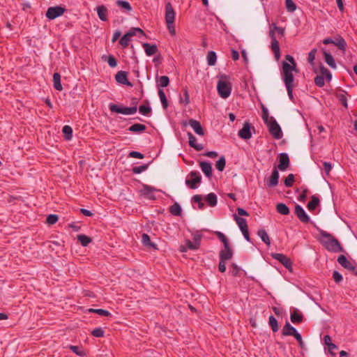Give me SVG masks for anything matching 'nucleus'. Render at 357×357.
<instances>
[{
	"label": "nucleus",
	"mask_w": 357,
	"mask_h": 357,
	"mask_svg": "<svg viewBox=\"0 0 357 357\" xmlns=\"http://www.w3.org/2000/svg\"><path fill=\"white\" fill-rule=\"evenodd\" d=\"M217 89L220 96L222 98H228L231 92V86L230 83L220 80L217 84Z\"/></svg>",
	"instance_id": "6e6552de"
},
{
	"label": "nucleus",
	"mask_w": 357,
	"mask_h": 357,
	"mask_svg": "<svg viewBox=\"0 0 357 357\" xmlns=\"http://www.w3.org/2000/svg\"><path fill=\"white\" fill-rule=\"evenodd\" d=\"M296 331V329L287 321L282 330V335L284 336H292Z\"/></svg>",
	"instance_id": "b1692460"
},
{
	"label": "nucleus",
	"mask_w": 357,
	"mask_h": 357,
	"mask_svg": "<svg viewBox=\"0 0 357 357\" xmlns=\"http://www.w3.org/2000/svg\"><path fill=\"white\" fill-rule=\"evenodd\" d=\"M320 72H321V75H323L324 78L325 77L328 82L331 80L332 74L326 68H325L322 65L320 66Z\"/></svg>",
	"instance_id": "09e8293b"
},
{
	"label": "nucleus",
	"mask_w": 357,
	"mask_h": 357,
	"mask_svg": "<svg viewBox=\"0 0 357 357\" xmlns=\"http://www.w3.org/2000/svg\"><path fill=\"white\" fill-rule=\"evenodd\" d=\"M192 201L195 203H197L198 208L202 209L204 207V204L202 202V197L199 195H194L192 198Z\"/></svg>",
	"instance_id": "864d4df0"
},
{
	"label": "nucleus",
	"mask_w": 357,
	"mask_h": 357,
	"mask_svg": "<svg viewBox=\"0 0 357 357\" xmlns=\"http://www.w3.org/2000/svg\"><path fill=\"white\" fill-rule=\"evenodd\" d=\"M145 48L146 54L148 56L153 55L156 53V46H143Z\"/></svg>",
	"instance_id": "69168bd1"
},
{
	"label": "nucleus",
	"mask_w": 357,
	"mask_h": 357,
	"mask_svg": "<svg viewBox=\"0 0 357 357\" xmlns=\"http://www.w3.org/2000/svg\"><path fill=\"white\" fill-rule=\"evenodd\" d=\"M215 234L218 239L222 242L224 246L229 244L228 238L223 233L220 231H215Z\"/></svg>",
	"instance_id": "6e6d98bb"
},
{
	"label": "nucleus",
	"mask_w": 357,
	"mask_h": 357,
	"mask_svg": "<svg viewBox=\"0 0 357 357\" xmlns=\"http://www.w3.org/2000/svg\"><path fill=\"white\" fill-rule=\"evenodd\" d=\"M314 83L319 87L324 86L325 84L324 76L321 75H317L314 77Z\"/></svg>",
	"instance_id": "e2e57ef3"
},
{
	"label": "nucleus",
	"mask_w": 357,
	"mask_h": 357,
	"mask_svg": "<svg viewBox=\"0 0 357 357\" xmlns=\"http://www.w3.org/2000/svg\"><path fill=\"white\" fill-rule=\"evenodd\" d=\"M158 82H159L158 86L161 87H166L169 84V79L167 76L163 75L158 78Z\"/></svg>",
	"instance_id": "3c124183"
},
{
	"label": "nucleus",
	"mask_w": 357,
	"mask_h": 357,
	"mask_svg": "<svg viewBox=\"0 0 357 357\" xmlns=\"http://www.w3.org/2000/svg\"><path fill=\"white\" fill-rule=\"evenodd\" d=\"M63 137L66 140H70L73 137V128L70 126H64L62 128Z\"/></svg>",
	"instance_id": "ea45409f"
},
{
	"label": "nucleus",
	"mask_w": 357,
	"mask_h": 357,
	"mask_svg": "<svg viewBox=\"0 0 357 357\" xmlns=\"http://www.w3.org/2000/svg\"><path fill=\"white\" fill-rule=\"evenodd\" d=\"M54 87L57 91H62L63 86L61 83V75L59 73H54L53 75Z\"/></svg>",
	"instance_id": "7c9ffc66"
},
{
	"label": "nucleus",
	"mask_w": 357,
	"mask_h": 357,
	"mask_svg": "<svg viewBox=\"0 0 357 357\" xmlns=\"http://www.w3.org/2000/svg\"><path fill=\"white\" fill-rule=\"evenodd\" d=\"M347 96V93L343 90H340L335 93L336 98L345 108L348 107Z\"/></svg>",
	"instance_id": "393cba45"
},
{
	"label": "nucleus",
	"mask_w": 357,
	"mask_h": 357,
	"mask_svg": "<svg viewBox=\"0 0 357 357\" xmlns=\"http://www.w3.org/2000/svg\"><path fill=\"white\" fill-rule=\"evenodd\" d=\"M268 324L274 333L279 330L278 321L273 315L269 317Z\"/></svg>",
	"instance_id": "c03bdc74"
},
{
	"label": "nucleus",
	"mask_w": 357,
	"mask_h": 357,
	"mask_svg": "<svg viewBox=\"0 0 357 357\" xmlns=\"http://www.w3.org/2000/svg\"><path fill=\"white\" fill-rule=\"evenodd\" d=\"M337 262L343 266L344 268L349 270V271H354L355 266L350 262L347 257L341 255L337 258Z\"/></svg>",
	"instance_id": "412c9836"
},
{
	"label": "nucleus",
	"mask_w": 357,
	"mask_h": 357,
	"mask_svg": "<svg viewBox=\"0 0 357 357\" xmlns=\"http://www.w3.org/2000/svg\"><path fill=\"white\" fill-rule=\"evenodd\" d=\"M324 45H346V41L340 36H335L333 37H328L323 40Z\"/></svg>",
	"instance_id": "6ab92c4d"
},
{
	"label": "nucleus",
	"mask_w": 357,
	"mask_h": 357,
	"mask_svg": "<svg viewBox=\"0 0 357 357\" xmlns=\"http://www.w3.org/2000/svg\"><path fill=\"white\" fill-rule=\"evenodd\" d=\"M142 242L145 247L156 249V244L151 242L150 236L147 234H143Z\"/></svg>",
	"instance_id": "2f4dec72"
},
{
	"label": "nucleus",
	"mask_w": 357,
	"mask_h": 357,
	"mask_svg": "<svg viewBox=\"0 0 357 357\" xmlns=\"http://www.w3.org/2000/svg\"><path fill=\"white\" fill-rule=\"evenodd\" d=\"M149 166V164L148 163V164H144L140 166L133 167L132 169V172L134 174H140V173L143 172L144 171L148 169Z\"/></svg>",
	"instance_id": "603ef678"
},
{
	"label": "nucleus",
	"mask_w": 357,
	"mask_h": 357,
	"mask_svg": "<svg viewBox=\"0 0 357 357\" xmlns=\"http://www.w3.org/2000/svg\"><path fill=\"white\" fill-rule=\"evenodd\" d=\"M294 213L301 222L306 224L310 222V217L307 215L301 206L296 204Z\"/></svg>",
	"instance_id": "ddd939ff"
},
{
	"label": "nucleus",
	"mask_w": 357,
	"mask_h": 357,
	"mask_svg": "<svg viewBox=\"0 0 357 357\" xmlns=\"http://www.w3.org/2000/svg\"><path fill=\"white\" fill-rule=\"evenodd\" d=\"M189 176L192 179H186L185 184L191 189L197 188V184L201 183L202 176L198 172L192 171Z\"/></svg>",
	"instance_id": "9d476101"
},
{
	"label": "nucleus",
	"mask_w": 357,
	"mask_h": 357,
	"mask_svg": "<svg viewBox=\"0 0 357 357\" xmlns=\"http://www.w3.org/2000/svg\"><path fill=\"white\" fill-rule=\"evenodd\" d=\"M271 256L273 259L279 261L289 271H292V262L288 257L281 253H273Z\"/></svg>",
	"instance_id": "9b49d317"
},
{
	"label": "nucleus",
	"mask_w": 357,
	"mask_h": 357,
	"mask_svg": "<svg viewBox=\"0 0 357 357\" xmlns=\"http://www.w3.org/2000/svg\"><path fill=\"white\" fill-rule=\"evenodd\" d=\"M105 331L100 327L96 328L91 331V334L93 336L96 337H102L104 336Z\"/></svg>",
	"instance_id": "052dcab7"
},
{
	"label": "nucleus",
	"mask_w": 357,
	"mask_h": 357,
	"mask_svg": "<svg viewBox=\"0 0 357 357\" xmlns=\"http://www.w3.org/2000/svg\"><path fill=\"white\" fill-rule=\"evenodd\" d=\"M146 127L145 125L141 124V123H135V124L132 125L131 126H130L128 130L130 132H132L134 133H142V132H144L146 130Z\"/></svg>",
	"instance_id": "cd10ccee"
},
{
	"label": "nucleus",
	"mask_w": 357,
	"mask_h": 357,
	"mask_svg": "<svg viewBox=\"0 0 357 357\" xmlns=\"http://www.w3.org/2000/svg\"><path fill=\"white\" fill-rule=\"evenodd\" d=\"M185 247H181V252H186L187 249L192 250H196L199 248L197 246V243L195 244L194 242H192L190 240H186L185 241Z\"/></svg>",
	"instance_id": "a19ab883"
},
{
	"label": "nucleus",
	"mask_w": 357,
	"mask_h": 357,
	"mask_svg": "<svg viewBox=\"0 0 357 357\" xmlns=\"http://www.w3.org/2000/svg\"><path fill=\"white\" fill-rule=\"evenodd\" d=\"M320 204V199L315 195L312 196V199L308 202L307 208L310 211H313Z\"/></svg>",
	"instance_id": "c756f323"
},
{
	"label": "nucleus",
	"mask_w": 357,
	"mask_h": 357,
	"mask_svg": "<svg viewBox=\"0 0 357 357\" xmlns=\"http://www.w3.org/2000/svg\"><path fill=\"white\" fill-rule=\"evenodd\" d=\"M326 63L332 68H336L337 66L333 56L326 51H323Z\"/></svg>",
	"instance_id": "c85d7f7f"
},
{
	"label": "nucleus",
	"mask_w": 357,
	"mask_h": 357,
	"mask_svg": "<svg viewBox=\"0 0 357 357\" xmlns=\"http://www.w3.org/2000/svg\"><path fill=\"white\" fill-rule=\"evenodd\" d=\"M188 124L192 127V128L197 135L201 136L204 135V129L198 121L191 119L189 120L188 123L185 121L183 123L184 126H186Z\"/></svg>",
	"instance_id": "f3484780"
},
{
	"label": "nucleus",
	"mask_w": 357,
	"mask_h": 357,
	"mask_svg": "<svg viewBox=\"0 0 357 357\" xmlns=\"http://www.w3.org/2000/svg\"><path fill=\"white\" fill-rule=\"evenodd\" d=\"M66 9L61 6H52L47 8L45 16L50 20H53L64 14Z\"/></svg>",
	"instance_id": "0eeeda50"
},
{
	"label": "nucleus",
	"mask_w": 357,
	"mask_h": 357,
	"mask_svg": "<svg viewBox=\"0 0 357 357\" xmlns=\"http://www.w3.org/2000/svg\"><path fill=\"white\" fill-rule=\"evenodd\" d=\"M320 235L321 237L320 243L328 251L335 253L344 252V249L339 241L332 234L324 230H321Z\"/></svg>",
	"instance_id": "f257e3e1"
},
{
	"label": "nucleus",
	"mask_w": 357,
	"mask_h": 357,
	"mask_svg": "<svg viewBox=\"0 0 357 357\" xmlns=\"http://www.w3.org/2000/svg\"><path fill=\"white\" fill-rule=\"evenodd\" d=\"M59 220V216L56 214H50L46 218V222L49 225H54Z\"/></svg>",
	"instance_id": "5fc2aeb1"
},
{
	"label": "nucleus",
	"mask_w": 357,
	"mask_h": 357,
	"mask_svg": "<svg viewBox=\"0 0 357 357\" xmlns=\"http://www.w3.org/2000/svg\"><path fill=\"white\" fill-rule=\"evenodd\" d=\"M283 35L284 29L281 27H278L275 24H273V29H271L269 33V36L272 39L271 45H279V40L277 38L282 37Z\"/></svg>",
	"instance_id": "1a4fd4ad"
},
{
	"label": "nucleus",
	"mask_w": 357,
	"mask_h": 357,
	"mask_svg": "<svg viewBox=\"0 0 357 357\" xmlns=\"http://www.w3.org/2000/svg\"><path fill=\"white\" fill-rule=\"evenodd\" d=\"M279 172L277 167H274L271 176L268 178L266 182V185L268 188H273L278 185L279 182Z\"/></svg>",
	"instance_id": "a211bd4d"
},
{
	"label": "nucleus",
	"mask_w": 357,
	"mask_h": 357,
	"mask_svg": "<svg viewBox=\"0 0 357 357\" xmlns=\"http://www.w3.org/2000/svg\"><path fill=\"white\" fill-rule=\"evenodd\" d=\"M240 268L238 266L234 263L231 264V270L230 272L233 276H237L239 273Z\"/></svg>",
	"instance_id": "338daca9"
},
{
	"label": "nucleus",
	"mask_w": 357,
	"mask_h": 357,
	"mask_svg": "<svg viewBox=\"0 0 357 357\" xmlns=\"http://www.w3.org/2000/svg\"><path fill=\"white\" fill-rule=\"evenodd\" d=\"M290 319L293 324H301L303 321V315L298 310H295L291 313Z\"/></svg>",
	"instance_id": "a878e982"
},
{
	"label": "nucleus",
	"mask_w": 357,
	"mask_h": 357,
	"mask_svg": "<svg viewBox=\"0 0 357 357\" xmlns=\"http://www.w3.org/2000/svg\"><path fill=\"white\" fill-rule=\"evenodd\" d=\"M128 157L143 159L144 158V155L140 152L132 151L128 153Z\"/></svg>",
	"instance_id": "774afa93"
},
{
	"label": "nucleus",
	"mask_w": 357,
	"mask_h": 357,
	"mask_svg": "<svg viewBox=\"0 0 357 357\" xmlns=\"http://www.w3.org/2000/svg\"><path fill=\"white\" fill-rule=\"evenodd\" d=\"M128 73L126 71L120 70L115 75L116 81L121 84L128 86H132V84L128 79Z\"/></svg>",
	"instance_id": "2eb2a0df"
},
{
	"label": "nucleus",
	"mask_w": 357,
	"mask_h": 357,
	"mask_svg": "<svg viewBox=\"0 0 357 357\" xmlns=\"http://www.w3.org/2000/svg\"><path fill=\"white\" fill-rule=\"evenodd\" d=\"M139 111L142 114L148 116L151 112V108L149 105H142L139 107Z\"/></svg>",
	"instance_id": "4d7b16f0"
},
{
	"label": "nucleus",
	"mask_w": 357,
	"mask_h": 357,
	"mask_svg": "<svg viewBox=\"0 0 357 357\" xmlns=\"http://www.w3.org/2000/svg\"><path fill=\"white\" fill-rule=\"evenodd\" d=\"M109 109L113 113L122 114L125 115L133 114L137 111L136 105L132 107H124L112 102L109 104Z\"/></svg>",
	"instance_id": "39448f33"
},
{
	"label": "nucleus",
	"mask_w": 357,
	"mask_h": 357,
	"mask_svg": "<svg viewBox=\"0 0 357 357\" xmlns=\"http://www.w3.org/2000/svg\"><path fill=\"white\" fill-rule=\"evenodd\" d=\"M138 38V42L141 45H151L150 43L144 41L146 38L144 31L138 27L130 28L119 40V45H128L130 41L134 40L133 38Z\"/></svg>",
	"instance_id": "f03ea898"
},
{
	"label": "nucleus",
	"mask_w": 357,
	"mask_h": 357,
	"mask_svg": "<svg viewBox=\"0 0 357 357\" xmlns=\"http://www.w3.org/2000/svg\"><path fill=\"white\" fill-rule=\"evenodd\" d=\"M234 218L241 231L248 228L246 220L243 218L234 215Z\"/></svg>",
	"instance_id": "f704fd0d"
},
{
	"label": "nucleus",
	"mask_w": 357,
	"mask_h": 357,
	"mask_svg": "<svg viewBox=\"0 0 357 357\" xmlns=\"http://www.w3.org/2000/svg\"><path fill=\"white\" fill-rule=\"evenodd\" d=\"M188 139H189V145L191 147L194 148L196 151H198L203 150V149H204L203 145L201 144L197 143L196 137L191 132H188Z\"/></svg>",
	"instance_id": "4be33fe9"
},
{
	"label": "nucleus",
	"mask_w": 357,
	"mask_h": 357,
	"mask_svg": "<svg viewBox=\"0 0 357 357\" xmlns=\"http://www.w3.org/2000/svg\"><path fill=\"white\" fill-rule=\"evenodd\" d=\"M257 235L261 238V241L266 244L267 245H270L271 241L270 238L264 229H259L257 231Z\"/></svg>",
	"instance_id": "473e14b6"
},
{
	"label": "nucleus",
	"mask_w": 357,
	"mask_h": 357,
	"mask_svg": "<svg viewBox=\"0 0 357 357\" xmlns=\"http://www.w3.org/2000/svg\"><path fill=\"white\" fill-rule=\"evenodd\" d=\"M175 12L170 2L165 6V22L167 29L171 35L175 33L174 28Z\"/></svg>",
	"instance_id": "20e7f679"
},
{
	"label": "nucleus",
	"mask_w": 357,
	"mask_h": 357,
	"mask_svg": "<svg viewBox=\"0 0 357 357\" xmlns=\"http://www.w3.org/2000/svg\"><path fill=\"white\" fill-rule=\"evenodd\" d=\"M206 202L211 207L216 206V204H217L216 195L213 192H211V193L208 194L206 197Z\"/></svg>",
	"instance_id": "79ce46f5"
},
{
	"label": "nucleus",
	"mask_w": 357,
	"mask_h": 357,
	"mask_svg": "<svg viewBox=\"0 0 357 357\" xmlns=\"http://www.w3.org/2000/svg\"><path fill=\"white\" fill-rule=\"evenodd\" d=\"M279 164L277 169L280 171H285L289 166V158L287 153H282L279 155Z\"/></svg>",
	"instance_id": "dca6fc26"
},
{
	"label": "nucleus",
	"mask_w": 357,
	"mask_h": 357,
	"mask_svg": "<svg viewBox=\"0 0 357 357\" xmlns=\"http://www.w3.org/2000/svg\"><path fill=\"white\" fill-rule=\"evenodd\" d=\"M158 95L159 96V98H160V100L161 101L162 107L165 109H166L167 108L168 105H169V102H168V100H167V98L166 97V95H165V92L162 89H158Z\"/></svg>",
	"instance_id": "4c0bfd02"
},
{
	"label": "nucleus",
	"mask_w": 357,
	"mask_h": 357,
	"mask_svg": "<svg viewBox=\"0 0 357 357\" xmlns=\"http://www.w3.org/2000/svg\"><path fill=\"white\" fill-rule=\"evenodd\" d=\"M225 165H226L225 158L224 156H221L219 158V160L216 162L215 167L218 171L222 172L225 169Z\"/></svg>",
	"instance_id": "de8ad7c7"
},
{
	"label": "nucleus",
	"mask_w": 357,
	"mask_h": 357,
	"mask_svg": "<svg viewBox=\"0 0 357 357\" xmlns=\"http://www.w3.org/2000/svg\"><path fill=\"white\" fill-rule=\"evenodd\" d=\"M77 241L84 247H86L92 241V238L84 234H79L77 236Z\"/></svg>",
	"instance_id": "c9c22d12"
},
{
	"label": "nucleus",
	"mask_w": 357,
	"mask_h": 357,
	"mask_svg": "<svg viewBox=\"0 0 357 357\" xmlns=\"http://www.w3.org/2000/svg\"><path fill=\"white\" fill-rule=\"evenodd\" d=\"M293 71L298 73L297 68H292L287 61L282 62V78L285 86L295 85Z\"/></svg>",
	"instance_id": "7ed1b4c3"
},
{
	"label": "nucleus",
	"mask_w": 357,
	"mask_h": 357,
	"mask_svg": "<svg viewBox=\"0 0 357 357\" xmlns=\"http://www.w3.org/2000/svg\"><path fill=\"white\" fill-rule=\"evenodd\" d=\"M317 50L316 48L312 49L310 53L308 54L307 61L310 65L314 66V61L315 59V56L317 54Z\"/></svg>",
	"instance_id": "bf43d9fd"
},
{
	"label": "nucleus",
	"mask_w": 357,
	"mask_h": 357,
	"mask_svg": "<svg viewBox=\"0 0 357 357\" xmlns=\"http://www.w3.org/2000/svg\"><path fill=\"white\" fill-rule=\"evenodd\" d=\"M217 56L215 52L210 51L207 55V63L209 66H214L216 63Z\"/></svg>",
	"instance_id": "a18cd8bd"
},
{
	"label": "nucleus",
	"mask_w": 357,
	"mask_h": 357,
	"mask_svg": "<svg viewBox=\"0 0 357 357\" xmlns=\"http://www.w3.org/2000/svg\"><path fill=\"white\" fill-rule=\"evenodd\" d=\"M266 124L268 127L269 132L274 137V138L279 139L282 137L281 128L273 116H271L270 121Z\"/></svg>",
	"instance_id": "423d86ee"
},
{
	"label": "nucleus",
	"mask_w": 357,
	"mask_h": 357,
	"mask_svg": "<svg viewBox=\"0 0 357 357\" xmlns=\"http://www.w3.org/2000/svg\"><path fill=\"white\" fill-rule=\"evenodd\" d=\"M261 109H262V119H263L264 123H267L268 122L270 121V118H271V117H269V115H268V111L264 105H262Z\"/></svg>",
	"instance_id": "0e129e2a"
},
{
	"label": "nucleus",
	"mask_w": 357,
	"mask_h": 357,
	"mask_svg": "<svg viewBox=\"0 0 357 357\" xmlns=\"http://www.w3.org/2000/svg\"><path fill=\"white\" fill-rule=\"evenodd\" d=\"M155 190L156 189L155 188L144 184L142 185V188L139 190V192L144 198L154 200L155 199L154 195Z\"/></svg>",
	"instance_id": "4468645a"
},
{
	"label": "nucleus",
	"mask_w": 357,
	"mask_h": 357,
	"mask_svg": "<svg viewBox=\"0 0 357 357\" xmlns=\"http://www.w3.org/2000/svg\"><path fill=\"white\" fill-rule=\"evenodd\" d=\"M116 4L124 11H130L132 10V6L127 1L117 0Z\"/></svg>",
	"instance_id": "58836bf2"
},
{
	"label": "nucleus",
	"mask_w": 357,
	"mask_h": 357,
	"mask_svg": "<svg viewBox=\"0 0 357 357\" xmlns=\"http://www.w3.org/2000/svg\"><path fill=\"white\" fill-rule=\"evenodd\" d=\"M251 129L255 130V128L251 126L248 122H245L243 128L238 131V136L243 139H249L252 137Z\"/></svg>",
	"instance_id": "f8f14e48"
},
{
	"label": "nucleus",
	"mask_w": 357,
	"mask_h": 357,
	"mask_svg": "<svg viewBox=\"0 0 357 357\" xmlns=\"http://www.w3.org/2000/svg\"><path fill=\"white\" fill-rule=\"evenodd\" d=\"M294 182V175L293 174H289L284 179V185L286 187H291Z\"/></svg>",
	"instance_id": "680f3d73"
},
{
	"label": "nucleus",
	"mask_w": 357,
	"mask_h": 357,
	"mask_svg": "<svg viewBox=\"0 0 357 357\" xmlns=\"http://www.w3.org/2000/svg\"><path fill=\"white\" fill-rule=\"evenodd\" d=\"M169 212L174 215H181L182 212L181 206L176 202L174 203L172 206L169 207Z\"/></svg>",
	"instance_id": "37998d69"
},
{
	"label": "nucleus",
	"mask_w": 357,
	"mask_h": 357,
	"mask_svg": "<svg viewBox=\"0 0 357 357\" xmlns=\"http://www.w3.org/2000/svg\"><path fill=\"white\" fill-rule=\"evenodd\" d=\"M88 311L89 312L96 313V314H99L100 316H103V317H108V316L111 315V313L108 310H104V309L90 308L88 310Z\"/></svg>",
	"instance_id": "49530a36"
},
{
	"label": "nucleus",
	"mask_w": 357,
	"mask_h": 357,
	"mask_svg": "<svg viewBox=\"0 0 357 357\" xmlns=\"http://www.w3.org/2000/svg\"><path fill=\"white\" fill-rule=\"evenodd\" d=\"M276 211L281 215H287L290 213L289 207L283 203H279L276 205Z\"/></svg>",
	"instance_id": "72a5a7b5"
},
{
	"label": "nucleus",
	"mask_w": 357,
	"mask_h": 357,
	"mask_svg": "<svg viewBox=\"0 0 357 357\" xmlns=\"http://www.w3.org/2000/svg\"><path fill=\"white\" fill-rule=\"evenodd\" d=\"M199 166L204 174L208 178L212 176L213 169L211 164L208 162H200Z\"/></svg>",
	"instance_id": "5701e85b"
},
{
	"label": "nucleus",
	"mask_w": 357,
	"mask_h": 357,
	"mask_svg": "<svg viewBox=\"0 0 357 357\" xmlns=\"http://www.w3.org/2000/svg\"><path fill=\"white\" fill-rule=\"evenodd\" d=\"M98 16L100 20L106 22L107 20V8L105 6H99L96 8Z\"/></svg>",
	"instance_id": "bb28decb"
},
{
	"label": "nucleus",
	"mask_w": 357,
	"mask_h": 357,
	"mask_svg": "<svg viewBox=\"0 0 357 357\" xmlns=\"http://www.w3.org/2000/svg\"><path fill=\"white\" fill-rule=\"evenodd\" d=\"M285 5L289 12H294L296 9V5L292 0H286Z\"/></svg>",
	"instance_id": "13d9d810"
},
{
	"label": "nucleus",
	"mask_w": 357,
	"mask_h": 357,
	"mask_svg": "<svg viewBox=\"0 0 357 357\" xmlns=\"http://www.w3.org/2000/svg\"><path fill=\"white\" fill-rule=\"evenodd\" d=\"M102 59L105 61H107L108 65L112 67V68H114L117 66V60L116 59L112 56V55H109V56H107V55H103L102 56Z\"/></svg>",
	"instance_id": "e433bc0d"
},
{
	"label": "nucleus",
	"mask_w": 357,
	"mask_h": 357,
	"mask_svg": "<svg viewBox=\"0 0 357 357\" xmlns=\"http://www.w3.org/2000/svg\"><path fill=\"white\" fill-rule=\"evenodd\" d=\"M233 257V251L230 247V245H227L224 246V249L220 250L219 252L220 259L222 260H229Z\"/></svg>",
	"instance_id": "aec40b11"
},
{
	"label": "nucleus",
	"mask_w": 357,
	"mask_h": 357,
	"mask_svg": "<svg viewBox=\"0 0 357 357\" xmlns=\"http://www.w3.org/2000/svg\"><path fill=\"white\" fill-rule=\"evenodd\" d=\"M69 349L75 354H77L79 356H84L86 355L85 351L82 349L81 347L79 346H73L70 345L69 347Z\"/></svg>",
	"instance_id": "8fccbe9b"
}]
</instances>
